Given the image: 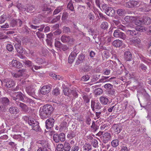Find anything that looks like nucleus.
<instances>
[{
	"label": "nucleus",
	"mask_w": 151,
	"mask_h": 151,
	"mask_svg": "<svg viewBox=\"0 0 151 151\" xmlns=\"http://www.w3.org/2000/svg\"><path fill=\"white\" fill-rule=\"evenodd\" d=\"M98 128L95 125V122L93 121L91 126V130L93 132H95L98 129Z\"/></svg>",
	"instance_id": "58836bf2"
},
{
	"label": "nucleus",
	"mask_w": 151,
	"mask_h": 151,
	"mask_svg": "<svg viewBox=\"0 0 151 151\" xmlns=\"http://www.w3.org/2000/svg\"><path fill=\"white\" fill-rule=\"evenodd\" d=\"M5 86L7 88H10L14 86L15 83L12 79H8L5 80Z\"/></svg>",
	"instance_id": "dca6fc26"
},
{
	"label": "nucleus",
	"mask_w": 151,
	"mask_h": 151,
	"mask_svg": "<svg viewBox=\"0 0 151 151\" xmlns=\"http://www.w3.org/2000/svg\"><path fill=\"white\" fill-rule=\"evenodd\" d=\"M63 92L65 96H67L70 97H71V94H70L68 88L66 87L64 88L63 90Z\"/></svg>",
	"instance_id": "e433bc0d"
},
{
	"label": "nucleus",
	"mask_w": 151,
	"mask_h": 151,
	"mask_svg": "<svg viewBox=\"0 0 151 151\" xmlns=\"http://www.w3.org/2000/svg\"><path fill=\"white\" fill-rule=\"evenodd\" d=\"M50 87L48 85L43 86L40 89V92L43 95H45L48 93L50 91Z\"/></svg>",
	"instance_id": "ddd939ff"
},
{
	"label": "nucleus",
	"mask_w": 151,
	"mask_h": 151,
	"mask_svg": "<svg viewBox=\"0 0 151 151\" xmlns=\"http://www.w3.org/2000/svg\"><path fill=\"white\" fill-rule=\"evenodd\" d=\"M95 92L96 95H99L102 93L103 90L99 88L96 89Z\"/></svg>",
	"instance_id": "49530a36"
},
{
	"label": "nucleus",
	"mask_w": 151,
	"mask_h": 151,
	"mask_svg": "<svg viewBox=\"0 0 151 151\" xmlns=\"http://www.w3.org/2000/svg\"><path fill=\"white\" fill-rule=\"evenodd\" d=\"M77 54L75 52H72L69 56L68 59V62L69 63H71L74 60Z\"/></svg>",
	"instance_id": "b1692460"
},
{
	"label": "nucleus",
	"mask_w": 151,
	"mask_h": 151,
	"mask_svg": "<svg viewBox=\"0 0 151 151\" xmlns=\"http://www.w3.org/2000/svg\"><path fill=\"white\" fill-rule=\"evenodd\" d=\"M44 133L38 126V151H47V143L43 139Z\"/></svg>",
	"instance_id": "f257e3e1"
},
{
	"label": "nucleus",
	"mask_w": 151,
	"mask_h": 151,
	"mask_svg": "<svg viewBox=\"0 0 151 151\" xmlns=\"http://www.w3.org/2000/svg\"><path fill=\"white\" fill-rule=\"evenodd\" d=\"M126 32L128 34L132 36H136L138 34V32L134 30H131L128 29L127 30Z\"/></svg>",
	"instance_id": "f704fd0d"
},
{
	"label": "nucleus",
	"mask_w": 151,
	"mask_h": 151,
	"mask_svg": "<svg viewBox=\"0 0 151 151\" xmlns=\"http://www.w3.org/2000/svg\"><path fill=\"white\" fill-rule=\"evenodd\" d=\"M71 94V95H72L73 96L74 98H75L78 97V94L77 92L75 90H73L71 91V92L70 93Z\"/></svg>",
	"instance_id": "8fccbe9b"
},
{
	"label": "nucleus",
	"mask_w": 151,
	"mask_h": 151,
	"mask_svg": "<svg viewBox=\"0 0 151 151\" xmlns=\"http://www.w3.org/2000/svg\"><path fill=\"white\" fill-rule=\"evenodd\" d=\"M68 14L67 12H64L62 15V19L63 20H65L68 17Z\"/></svg>",
	"instance_id": "6e6d98bb"
},
{
	"label": "nucleus",
	"mask_w": 151,
	"mask_h": 151,
	"mask_svg": "<svg viewBox=\"0 0 151 151\" xmlns=\"http://www.w3.org/2000/svg\"><path fill=\"white\" fill-rule=\"evenodd\" d=\"M14 47L18 52L20 53H22L23 52L24 50L21 45V44H16L14 45Z\"/></svg>",
	"instance_id": "393cba45"
},
{
	"label": "nucleus",
	"mask_w": 151,
	"mask_h": 151,
	"mask_svg": "<svg viewBox=\"0 0 151 151\" xmlns=\"http://www.w3.org/2000/svg\"><path fill=\"white\" fill-rule=\"evenodd\" d=\"M138 5V2L134 0L129 1L126 3V6L129 8H132Z\"/></svg>",
	"instance_id": "2eb2a0df"
},
{
	"label": "nucleus",
	"mask_w": 151,
	"mask_h": 151,
	"mask_svg": "<svg viewBox=\"0 0 151 151\" xmlns=\"http://www.w3.org/2000/svg\"><path fill=\"white\" fill-rule=\"evenodd\" d=\"M113 35L115 37L120 38L123 40L125 39L126 37L124 33L120 32L118 29L114 31Z\"/></svg>",
	"instance_id": "423d86ee"
},
{
	"label": "nucleus",
	"mask_w": 151,
	"mask_h": 151,
	"mask_svg": "<svg viewBox=\"0 0 151 151\" xmlns=\"http://www.w3.org/2000/svg\"><path fill=\"white\" fill-rule=\"evenodd\" d=\"M131 40L132 43L134 45L139 44L141 42L139 38L136 37H134V39H132Z\"/></svg>",
	"instance_id": "7c9ffc66"
},
{
	"label": "nucleus",
	"mask_w": 151,
	"mask_h": 151,
	"mask_svg": "<svg viewBox=\"0 0 151 151\" xmlns=\"http://www.w3.org/2000/svg\"><path fill=\"white\" fill-rule=\"evenodd\" d=\"M83 151H90L92 149V147L91 144L89 143H85L83 147Z\"/></svg>",
	"instance_id": "c85d7f7f"
},
{
	"label": "nucleus",
	"mask_w": 151,
	"mask_h": 151,
	"mask_svg": "<svg viewBox=\"0 0 151 151\" xmlns=\"http://www.w3.org/2000/svg\"><path fill=\"white\" fill-rule=\"evenodd\" d=\"M137 95L139 100V97H143L144 98H146L148 96V94L146 92L145 90L143 89H142L141 91L139 90L137 92Z\"/></svg>",
	"instance_id": "a211bd4d"
},
{
	"label": "nucleus",
	"mask_w": 151,
	"mask_h": 151,
	"mask_svg": "<svg viewBox=\"0 0 151 151\" xmlns=\"http://www.w3.org/2000/svg\"><path fill=\"white\" fill-rule=\"evenodd\" d=\"M22 22L19 19H12L10 22V26L14 27L19 25V27H21L22 24Z\"/></svg>",
	"instance_id": "1a4fd4ad"
},
{
	"label": "nucleus",
	"mask_w": 151,
	"mask_h": 151,
	"mask_svg": "<svg viewBox=\"0 0 151 151\" xmlns=\"http://www.w3.org/2000/svg\"><path fill=\"white\" fill-rule=\"evenodd\" d=\"M104 87L105 88L107 89L108 90L111 89L113 88V86L111 84L109 83L105 84Z\"/></svg>",
	"instance_id": "bf43d9fd"
},
{
	"label": "nucleus",
	"mask_w": 151,
	"mask_h": 151,
	"mask_svg": "<svg viewBox=\"0 0 151 151\" xmlns=\"http://www.w3.org/2000/svg\"><path fill=\"white\" fill-rule=\"evenodd\" d=\"M59 135L58 134H56L53 135V139L55 142L58 143L59 142Z\"/></svg>",
	"instance_id": "c03bdc74"
},
{
	"label": "nucleus",
	"mask_w": 151,
	"mask_h": 151,
	"mask_svg": "<svg viewBox=\"0 0 151 151\" xmlns=\"http://www.w3.org/2000/svg\"><path fill=\"white\" fill-rule=\"evenodd\" d=\"M135 23L137 25L135 27V29L137 31L142 32L143 31L144 29V27L141 25L142 22L141 20H137L135 22Z\"/></svg>",
	"instance_id": "9b49d317"
},
{
	"label": "nucleus",
	"mask_w": 151,
	"mask_h": 151,
	"mask_svg": "<svg viewBox=\"0 0 151 151\" xmlns=\"http://www.w3.org/2000/svg\"><path fill=\"white\" fill-rule=\"evenodd\" d=\"M92 144L93 146L96 148L98 147V142L97 140L96 139H94L92 140Z\"/></svg>",
	"instance_id": "052dcab7"
},
{
	"label": "nucleus",
	"mask_w": 151,
	"mask_h": 151,
	"mask_svg": "<svg viewBox=\"0 0 151 151\" xmlns=\"http://www.w3.org/2000/svg\"><path fill=\"white\" fill-rule=\"evenodd\" d=\"M112 128L117 134L120 133L122 129L121 125L120 124H116L114 125Z\"/></svg>",
	"instance_id": "4be33fe9"
},
{
	"label": "nucleus",
	"mask_w": 151,
	"mask_h": 151,
	"mask_svg": "<svg viewBox=\"0 0 151 151\" xmlns=\"http://www.w3.org/2000/svg\"><path fill=\"white\" fill-rule=\"evenodd\" d=\"M6 49L9 51H12L14 49L13 45L10 44H8L6 45Z\"/></svg>",
	"instance_id": "13d9d810"
},
{
	"label": "nucleus",
	"mask_w": 151,
	"mask_h": 151,
	"mask_svg": "<svg viewBox=\"0 0 151 151\" xmlns=\"http://www.w3.org/2000/svg\"><path fill=\"white\" fill-rule=\"evenodd\" d=\"M9 99L7 98L4 97L1 99V104L5 106L8 105L9 104Z\"/></svg>",
	"instance_id": "72a5a7b5"
},
{
	"label": "nucleus",
	"mask_w": 151,
	"mask_h": 151,
	"mask_svg": "<svg viewBox=\"0 0 151 151\" xmlns=\"http://www.w3.org/2000/svg\"><path fill=\"white\" fill-rule=\"evenodd\" d=\"M124 19L127 22L132 23L134 21L135 18L132 16H126L124 17Z\"/></svg>",
	"instance_id": "bb28decb"
},
{
	"label": "nucleus",
	"mask_w": 151,
	"mask_h": 151,
	"mask_svg": "<svg viewBox=\"0 0 151 151\" xmlns=\"http://www.w3.org/2000/svg\"><path fill=\"white\" fill-rule=\"evenodd\" d=\"M102 8L105 10V13L108 16H112L115 13V11L113 8L110 7H107L106 4L103 5Z\"/></svg>",
	"instance_id": "20e7f679"
},
{
	"label": "nucleus",
	"mask_w": 151,
	"mask_h": 151,
	"mask_svg": "<svg viewBox=\"0 0 151 151\" xmlns=\"http://www.w3.org/2000/svg\"><path fill=\"white\" fill-rule=\"evenodd\" d=\"M101 139L104 143H106L110 140L111 138V134L109 132L104 133L101 137Z\"/></svg>",
	"instance_id": "0eeeda50"
},
{
	"label": "nucleus",
	"mask_w": 151,
	"mask_h": 151,
	"mask_svg": "<svg viewBox=\"0 0 151 151\" xmlns=\"http://www.w3.org/2000/svg\"><path fill=\"white\" fill-rule=\"evenodd\" d=\"M26 71L24 69L19 70L18 72L17 73H12V76L16 78L21 77L23 75L26 73Z\"/></svg>",
	"instance_id": "4468645a"
},
{
	"label": "nucleus",
	"mask_w": 151,
	"mask_h": 151,
	"mask_svg": "<svg viewBox=\"0 0 151 151\" xmlns=\"http://www.w3.org/2000/svg\"><path fill=\"white\" fill-rule=\"evenodd\" d=\"M113 45L115 47H119L122 45V42L121 40H117L114 41L112 43Z\"/></svg>",
	"instance_id": "c756f323"
},
{
	"label": "nucleus",
	"mask_w": 151,
	"mask_h": 151,
	"mask_svg": "<svg viewBox=\"0 0 151 151\" xmlns=\"http://www.w3.org/2000/svg\"><path fill=\"white\" fill-rule=\"evenodd\" d=\"M124 10L122 9H119L117 11V14L119 16H122L125 14Z\"/></svg>",
	"instance_id": "4d7b16f0"
},
{
	"label": "nucleus",
	"mask_w": 151,
	"mask_h": 151,
	"mask_svg": "<svg viewBox=\"0 0 151 151\" xmlns=\"http://www.w3.org/2000/svg\"><path fill=\"white\" fill-rule=\"evenodd\" d=\"M55 46L58 48L61 47V43L59 41L55 40Z\"/></svg>",
	"instance_id": "680f3d73"
},
{
	"label": "nucleus",
	"mask_w": 151,
	"mask_h": 151,
	"mask_svg": "<svg viewBox=\"0 0 151 151\" xmlns=\"http://www.w3.org/2000/svg\"><path fill=\"white\" fill-rule=\"evenodd\" d=\"M28 123L30 125H32L33 129L35 130L38 129V122L35 119H29Z\"/></svg>",
	"instance_id": "f3484780"
},
{
	"label": "nucleus",
	"mask_w": 151,
	"mask_h": 151,
	"mask_svg": "<svg viewBox=\"0 0 151 151\" xmlns=\"http://www.w3.org/2000/svg\"><path fill=\"white\" fill-rule=\"evenodd\" d=\"M55 120L52 118H50L47 119L45 123L47 129H49L52 127L53 125Z\"/></svg>",
	"instance_id": "f8f14e48"
},
{
	"label": "nucleus",
	"mask_w": 151,
	"mask_h": 151,
	"mask_svg": "<svg viewBox=\"0 0 151 151\" xmlns=\"http://www.w3.org/2000/svg\"><path fill=\"white\" fill-rule=\"evenodd\" d=\"M12 64L13 66L17 68H21L22 66V64L17 60H12Z\"/></svg>",
	"instance_id": "5701e85b"
},
{
	"label": "nucleus",
	"mask_w": 151,
	"mask_h": 151,
	"mask_svg": "<svg viewBox=\"0 0 151 151\" xmlns=\"http://www.w3.org/2000/svg\"><path fill=\"white\" fill-rule=\"evenodd\" d=\"M79 149V147L76 144L72 147L71 151H78Z\"/></svg>",
	"instance_id": "603ef678"
},
{
	"label": "nucleus",
	"mask_w": 151,
	"mask_h": 151,
	"mask_svg": "<svg viewBox=\"0 0 151 151\" xmlns=\"http://www.w3.org/2000/svg\"><path fill=\"white\" fill-rule=\"evenodd\" d=\"M89 78L90 77L89 76L86 75L82 77L81 80L83 81H87L89 79Z\"/></svg>",
	"instance_id": "338daca9"
},
{
	"label": "nucleus",
	"mask_w": 151,
	"mask_h": 151,
	"mask_svg": "<svg viewBox=\"0 0 151 151\" xmlns=\"http://www.w3.org/2000/svg\"><path fill=\"white\" fill-rule=\"evenodd\" d=\"M63 150L65 151H70L71 146L69 143L65 142L63 145Z\"/></svg>",
	"instance_id": "2f4dec72"
},
{
	"label": "nucleus",
	"mask_w": 151,
	"mask_h": 151,
	"mask_svg": "<svg viewBox=\"0 0 151 151\" xmlns=\"http://www.w3.org/2000/svg\"><path fill=\"white\" fill-rule=\"evenodd\" d=\"M9 111L11 114L14 115L18 114L19 111V109L16 106H11L9 108Z\"/></svg>",
	"instance_id": "aec40b11"
},
{
	"label": "nucleus",
	"mask_w": 151,
	"mask_h": 151,
	"mask_svg": "<svg viewBox=\"0 0 151 151\" xmlns=\"http://www.w3.org/2000/svg\"><path fill=\"white\" fill-rule=\"evenodd\" d=\"M143 22L146 24H150L151 22V19L148 17H144L143 19Z\"/></svg>",
	"instance_id": "473e14b6"
},
{
	"label": "nucleus",
	"mask_w": 151,
	"mask_h": 151,
	"mask_svg": "<svg viewBox=\"0 0 151 151\" xmlns=\"http://www.w3.org/2000/svg\"><path fill=\"white\" fill-rule=\"evenodd\" d=\"M91 67L89 65H85L83 69L85 72H88L91 69Z\"/></svg>",
	"instance_id": "e2e57ef3"
},
{
	"label": "nucleus",
	"mask_w": 151,
	"mask_h": 151,
	"mask_svg": "<svg viewBox=\"0 0 151 151\" xmlns=\"http://www.w3.org/2000/svg\"><path fill=\"white\" fill-rule=\"evenodd\" d=\"M67 7V8L70 10L74 12L73 5L71 1H70L68 3Z\"/></svg>",
	"instance_id": "79ce46f5"
},
{
	"label": "nucleus",
	"mask_w": 151,
	"mask_h": 151,
	"mask_svg": "<svg viewBox=\"0 0 151 151\" xmlns=\"http://www.w3.org/2000/svg\"><path fill=\"white\" fill-rule=\"evenodd\" d=\"M124 58L127 61L132 60V56L131 52L128 50L125 51L124 52Z\"/></svg>",
	"instance_id": "412c9836"
},
{
	"label": "nucleus",
	"mask_w": 151,
	"mask_h": 151,
	"mask_svg": "<svg viewBox=\"0 0 151 151\" xmlns=\"http://www.w3.org/2000/svg\"><path fill=\"white\" fill-rule=\"evenodd\" d=\"M57 151H63L64 150L63 145L62 144H58L57 147Z\"/></svg>",
	"instance_id": "864d4df0"
},
{
	"label": "nucleus",
	"mask_w": 151,
	"mask_h": 151,
	"mask_svg": "<svg viewBox=\"0 0 151 151\" xmlns=\"http://www.w3.org/2000/svg\"><path fill=\"white\" fill-rule=\"evenodd\" d=\"M85 56L81 54L79 55L78 56V60L76 62V64L78 65L82 63L84 59Z\"/></svg>",
	"instance_id": "a878e982"
},
{
	"label": "nucleus",
	"mask_w": 151,
	"mask_h": 151,
	"mask_svg": "<svg viewBox=\"0 0 151 151\" xmlns=\"http://www.w3.org/2000/svg\"><path fill=\"white\" fill-rule=\"evenodd\" d=\"M34 9V8L33 6L29 5L27 7V8L26 9V10L27 12H32Z\"/></svg>",
	"instance_id": "3c124183"
},
{
	"label": "nucleus",
	"mask_w": 151,
	"mask_h": 151,
	"mask_svg": "<svg viewBox=\"0 0 151 151\" xmlns=\"http://www.w3.org/2000/svg\"><path fill=\"white\" fill-rule=\"evenodd\" d=\"M53 109L52 106L48 104L41 107L40 109V115L41 118L44 119L49 117L52 113Z\"/></svg>",
	"instance_id": "f03ea898"
},
{
	"label": "nucleus",
	"mask_w": 151,
	"mask_h": 151,
	"mask_svg": "<svg viewBox=\"0 0 151 151\" xmlns=\"http://www.w3.org/2000/svg\"><path fill=\"white\" fill-rule=\"evenodd\" d=\"M99 100L102 104L106 105L108 102V99L105 96H101L100 97Z\"/></svg>",
	"instance_id": "cd10ccee"
},
{
	"label": "nucleus",
	"mask_w": 151,
	"mask_h": 151,
	"mask_svg": "<svg viewBox=\"0 0 151 151\" xmlns=\"http://www.w3.org/2000/svg\"><path fill=\"white\" fill-rule=\"evenodd\" d=\"M6 19V15H3L0 17V23H4Z\"/></svg>",
	"instance_id": "09e8293b"
},
{
	"label": "nucleus",
	"mask_w": 151,
	"mask_h": 151,
	"mask_svg": "<svg viewBox=\"0 0 151 151\" xmlns=\"http://www.w3.org/2000/svg\"><path fill=\"white\" fill-rule=\"evenodd\" d=\"M42 10L43 11L47 12V13H50L52 11L50 8L46 4L44 5L42 7Z\"/></svg>",
	"instance_id": "c9c22d12"
},
{
	"label": "nucleus",
	"mask_w": 151,
	"mask_h": 151,
	"mask_svg": "<svg viewBox=\"0 0 151 151\" xmlns=\"http://www.w3.org/2000/svg\"><path fill=\"white\" fill-rule=\"evenodd\" d=\"M63 9V8H62V7L61 6L60 7H59L56 9L54 11L53 13V15H55L60 12Z\"/></svg>",
	"instance_id": "37998d69"
},
{
	"label": "nucleus",
	"mask_w": 151,
	"mask_h": 151,
	"mask_svg": "<svg viewBox=\"0 0 151 151\" xmlns=\"http://www.w3.org/2000/svg\"><path fill=\"white\" fill-rule=\"evenodd\" d=\"M59 140L61 141H64L65 139V135L63 133H61L59 135Z\"/></svg>",
	"instance_id": "de8ad7c7"
},
{
	"label": "nucleus",
	"mask_w": 151,
	"mask_h": 151,
	"mask_svg": "<svg viewBox=\"0 0 151 151\" xmlns=\"http://www.w3.org/2000/svg\"><path fill=\"white\" fill-rule=\"evenodd\" d=\"M61 40L64 43H67L69 42H72L73 41V39L70 36L66 35H62L60 38Z\"/></svg>",
	"instance_id": "6ab92c4d"
},
{
	"label": "nucleus",
	"mask_w": 151,
	"mask_h": 151,
	"mask_svg": "<svg viewBox=\"0 0 151 151\" xmlns=\"http://www.w3.org/2000/svg\"><path fill=\"white\" fill-rule=\"evenodd\" d=\"M119 141L118 139L113 140L111 142V145L113 147H117L119 145Z\"/></svg>",
	"instance_id": "ea45409f"
},
{
	"label": "nucleus",
	"mask_w": 151,
	"mask_h": 151,
	"mask_svg": "<svg viewBox=\"0 0 151 151\" xmlns=\"http://www.w3.org/2000/svg\"><path fill=\"white\" fill-rule=\"evenodd\" d=\"M91 107L93 111H94L95 109L96 111H98L101 109V106L100 103L97 101H91Z\"/></svg>",
	"instance_id": "6e6552de"
},
{
	"label": "nucleus",
	"mask_w": 151,
	"mask_h": 151,
	"mask_svg": "<svg viewBox=\"0 0 151 151\" xmlns=\"http://www.w3.org/2000/svg\"><path fill=\"white\" fill-rule=\"evenodd\" d=\"M76 136L75 133L74 132H70L67 135L68 138L69 139H72Z\"/></svg>",
	"instance_id": "5fc2aeb1"
},
{
	"label": "nucleus",
	"mask_w": 151,
	"mask_h": 151,
	"mask_svg": "<svg viewBox=\"0 0 151 151\" xmlns=\"http://www.w3.org/2000/svg\"><path fill=\"white\" fill-rule=\"evenodd\" d=\"M83 98L85 103H88L89 102L90 98L87 95H84L83 96Z\"/></svg>",
	"instance_id": "a18cd8bd"
},
{
	"label": "nucleus",
	"mask_w": 151,
	"mask_h": 151,
	"mask_svg": "<svg viewBox=\"0 0 151 151\" xmlns=\"http://www.w3.org/2000/svg\"><path fill=\"white\" fill-rule=\"evenodd\" d=\"M16 6L19 10L24 11L26 10V8H24V6L21 4L17 3L16 5Z\"/></svg>",
	"instance_id": "4c0bfd02"
},
{
	"label": "nucleus",
	"mask_w": 151,
	"mask_h": 151,
	"mask_svg": "<svg viewBox=\"0 0 151 151\" xmlns=\"http://www.w3.org/2000/svg\"><path fill=\"white\" fill-rule=\"evenodd\" d=\"M23 84H25L26 86L25 90L27 93L30 96H33L35 94V89L34 86L32 83L27 81H22Z\"/></svg>",
	"instance_id": "7ed1b4c3"
},
{
	"label": "nucleus",
	"mask_w": 151,
	"mask_h": 151,
	"mask_svg": "<svg viewBox=\"0 0 151 151\" xmlns=\"http://www.w3.org/2000/svg\"><path fill=\"white\" fill-rule=\"evenodd\" d=\"M45 35L43 33H40L38 32V38L42 42L43 41V39Z\"/></svg>",
	"instance_id": "774afa93"
},
{
	"label": "nucleus",
	"mask_w": 151,
	"mask_h": 151,
	"mask_svg": "<svg viewBox=\"0 0 151 151\" xmlns=\"http://www.w3.org/2000/svg\"><path fill=\"white\" fill-rule=\"evenodd\" d=\"M15 103L17 106H19L21 108L22 111L25 112H27L29 111L28 107L24 104L18 101H16Z\"/></svg>",
	"instance_id": "9d476101"
},
{
	"label": "nucleus",
	"mask_w": 151,
	"mask_h": 151,
	"mask_svg": "<svg viewBox=\"0 0 151 151\" xmlns=\"http://www.w3.org/2000/svg\"><path fill=\"white\" fill-rule=\"evenodd\" d=\"M87 17L90 20H93L95 18L93 14L91 13H89Z\"/></svg>",
	"instance_id": "69168bd1"
},
{
	"label": "nucleus",
	"mask_w": 151,
	"mask_h": 151,
	"mask_svg": "<svg viewBox=\"0 0 151 151\" xmlns=\"http://www.w3.org/2000/svg\"><path fill=\"white\" fill-rule=\"evenodd\" d=\"M24 95L20 92L15 93L13 94L12 99L15 101V102L19 101H22L24 99Z\"/></svg>",
	"instance_id": "39448f33"
},
{
	"label": "nucleus",
	"mask_w": 151,
	"mask_h": 151,
	"mask_svg": "<svg viewBox=\"0 0 151 151\" xmlns=\"http://www.w3.org/2000/svg\"><path fill=\"white\" fill-rule=\"evenodd\" d=\"M52 93L55 96H57L59 94V90L58 88H55L52 91Z\"/></svg>",
	"instance_id": "0e129e2a"
},
{
	"label": "nucleus",
	"mask_w": 151,
	"mask_h": 151,
	"mask_svg": "<svg viewBox=\"0 0 151 151\" xmlns=\"http://www.w3.org/2000/svg\"><path fill=\"white\" fill-rule=\"evenodd\" d=\"M108 23L106 22H103L101 25V28L104 30L107 29L108 28Z\"/></svg>",
	"instance_id": "a19ab883"
}]
</instances>
